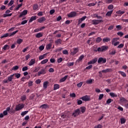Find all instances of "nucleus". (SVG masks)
Masks as SVG:
<instances>
[{"label": "nucleus", "mask_w": 128, "mask_h": 128, "mask_svg": "<svg viewBox=\"0 0 128 128\" xmlns=\"http://www.w3.org/2000/svg\"><path fill=\"white\" fill-rule=\"evenodd\" d=\"M107 50H108V46H102L101 47L98 48L97 50H94V52H106Z\"/></svg>", "instance_id": "f257e3e1"}, {"label": "nucleus", "mask_w": 128, "mask_h": 128, "mask_svg": "<svg viewBox=\"0 0 128 128\" xmlns=\"http://www.w3.org/2000/svg\"><path fill=\"white\" fill-rule=\"evenodd\" d=\"M14 74H12L8 77V79H4L3 80V84H8V82H12L14 80Z\"/></svg>", "instance_id": "f03ea898"}, {"label": "nucleus", "mask_w": 128, "mask_h": 128, "mask_svg": "<svg viewBox=\"0 0 128 128\" xmlns=\"http://www.w3.org/2000/svg\"><path fill=\"white\" fill-rule=\"evenodd\" d=\"M24 108V104H18L16 106L15 110L16 112H18V110H22Z\"/></svg>", "instance_id": "7ed1b4c3"}, {"label": "nucleus", "mask_w": 128, "mask_h": 128, "mask_svg": "<svg viewBox=\"0 0 128 128\" xmlns=\"http://www.w3.org/2000/svg\"><path fill=\"white\" fill-rule=\"evenodd\" d=\"M80 114H81L80 110V108H77L76 110H75L73 112L72 116H73L74 118H76V116H80Z\"/></svg>", "instance_id": "20e7f679"}, {"label": "nucleus", "mask_w": 128, "mask_h": 128, "mask_svg": "<svg viewBox=\"0 0 128 128\" xmlns=\"http://www.w3.org/2000/svg\"><path fill=\"white\" fill-rule=\"evenodd\" d=\"M80 98V100H84V102H89V100H90V97L88 95L83 96Z\"/></svg>", "instance_id": "39448f33"}, {"label": "nucleus", "mask_w": 128, "mask_h": 128, "mask_svg": "<svg viewBox=\"0 0 128 128\" xmlns=\"http://www.w3.org/2000/svg\"><path fill=\"white\" fill-rule=\"evenodd\" d=\"M98 64H106V58H100L98 60Z\"/></svg>", "instance_id": "423d86ee"}, {"label": "nucleus", "mask_w": 128, "mask_h": 128, "mask_svg": "<svg viewBox=\"0 0 128 128\" xmlns=\"http://www.w3.org/2000/svg\"><path fill=\"white\" fill-rule=\"evenodd\" d=\"M104 21L102 20H92V24L96 25L100 24V22H102Z\"/></svg>", "instance_id": "0eeeda50"}, {"label": "nucleus", "mask_w": 128, "mask_h": 128, "mask_svg": "<svg viewBox=\"0 0 128 128\" xmlns=\"http://www.w3.org/2000/svg\"><path fill=\"white\" fill-rule=\"evenodd\" d=\"M67 16L68 18H74V16H76V12H72L67 14Z\"/></svg>", "instance_id": "6e6552de"}, {"label": "nucleus", "mask_w": 128, "mask_h": 128, "mask_svg": "<svg viewBox=\"0 0 128 128\" xmlns=\"http://www.w3.org/2000/svg\"><path fill=\"white\" fill-rule=\"evenodd\" d=\"M78 52V48H73V51L71 52L70 54L72 56H74L75 54H76Z\"/></svg>", "instance_id": "1a4fd4ad"}, {"label": "nucleus", "mask_w": 128, "mask_h": 128, "mask_svg": "<svg viewBox=\"0 0 128 128\" xmlns=\"http://www.w3.org/2000/svg\"><path fill=\"white\" fill-rule=\"evenodd\" d=\"M46 71L44 69H42L38 72V76H40L41 74H46Z\"/></svg>", "instance_id": "9d476101"}, {"label": "nucleus", "mask_w": 128, "mask_h": 128, "mask_svg": "<svg viewBox=\"0 0 128 128\" xmlns=\"http://www.w3.org/2000/svg\"><path fill=\"white\" fill-rule=\"evenodd\" d=\"M98 62V58H94V59H92V60L88 62V64H96Z\"/></svg>", "instance_id": "9b49d317"}, {"label": "nucleus", "mask_w": 128, "mask_h": 128, "mask_svg": "<svg viewBox=\"0 0 128 128\" xmlns=\"http://www.w3.org/2000/svg\"><path fill=\"white\" fill-rule=\"evenodd\" d=\"M36 64V59H32L28 62V64L30 66H34Z\"/></svg>", "instance_id": "f8f14e48"}, {"label": "nucleus", "mask_w": 128, "mask_h": 128, "mask_svg": "<svg viewBox=\"0 0 128 128\" xmlns=\"http://www.w3.org/2000/svg\"><path fill=\"white\" fill-rule=\"evenodd\" d=\"M28 14V10H24L19 16V18H22L24 16Z\"/></svg>", "instance_id": "ddd939ff"}, {"label": "nucleus", "mask_w": 128, "mask_h": 128, "mask_svg": "<svg viewBox=\"0 0 128 128\" xmlns=\"http://www.w3.org/2000/svg\"><path fill=\"white\" fill-rule=\"evenodd\" d=\"M112 72V68H107V69H106V70H102L101 72L106 74V72Z\"/></svg>", "instance_id": "4468645a"}, {"label": "nucleus", "mask_w": 128, "mask_h": 128, "mask_svg": "<svg viewBox=\"0 0 128 128\" xmlns=\"http://www.w3.org/2000/svg\"><path fill=\"white\" fill-rule=\"evenodd\" d=\"M55 44H56L57 46H58V44H62V39L60 38H58L56 40L54 41Z\"/></svg>", "instance_id": "2eb2a0df"}, {"label": "nucleus", "mask_w": 128, "mask_h": 128, "mask_svg": "<svg viewBox=\"0 0 128 128\" xmlns=\"http://www.w3.org/2000/svg\"><path fill=\"white\" fill-rule=\"evenodd\" d=\"M84 58V55L82 54L76 60V62H82V60Z\"/></svg>", "instance_id": "dca6fc26"}, {"label": "nucleus", "mask_w": 128, "mask_h": 128, "mask_svg": "<svg viewBox=\"0 0 128 128\" xmlns=\"http://www.w3.org/2000/svg\"><path fill=\"white\" fill-rule=\"evenodd\" d=\"M120 101L121 102H124V104H126L128 102V100L124 98V97H121L120 98Z\"/></svg>", "instance_id": "f3484780"}, {"label": "nucleus", "mask_w": 128, "mask_h": 128, "mask_svg": "<svg viewBox=\"0 0 128 128\" xmlns=\"http://www.w3.org/2000/svg\"><path fill=\"white\" fill-rule=\"evenodd\" d=\"M46 20V18L42 16L38 19V22L42 24V22H45Z\"/></svg>", "instance_id": "a211bd4d"}, {"label": "nucleus", "mask_w": 128, "mask_h": 128, "mask_svg": "<svg viewBox=\"0 0 128 128\" xmlns=\"http://www.w3.org/2000/svg\"><path fill=\"white\" fill-rule=\"evenodd\" d=\"M68 76H65L64 78L60 79V82H66V78H68Z\"/></svg>", "instance_id": "6ab92c4d"}, {"label": "nucleus", "mask_w": 128, "mask_h": 128, "mask_svg": "<svg viewBox=\"0 0 128 128\" xmlns=\"http://www.w3.org/2000/svg\"><path fill=\"white\" fill-rule=\"evenodd\" d=\"M36 20V16H32L29 20V22H32L34 20Z\"/></svg>", "instance_id": "aec40b11"}, {"label": "nucleus", "mask_w": 128, "mask_h": 128, "mask_svg": "<svg viewBox=\"0 0 128 128\" xmlns=\"http://www.w3.org/2000/svg\"><path fill=\"white\" fill-rule=\"evenodd\" d=\"M60 84H54V90H58V88H60Z\"/></svg>", "instance_id": "412c9836"}, {"label": "nucleus", "mask_w": 128, "mask_h": 128, "mask_svg": "<svg viewBox=\"0 0 128 128\" xmlns=\"http://www.w3.org/2000/svg\"><path fill=\"white\" fill-rule=\"evenodd\" d=\"M79 109L80 110H81V112H82V114H84V112H86V107L81 106Z\"/></svg>", "instance_id": "4be33fe9"}, {"label": "nucleus", "mask_w": 128, "mask_h": 128, "mask_svg": "<svg viewBox=\"0 0 128 128\" xmlns=\"http://www.w3.org/2000/svg\"><path fill=\"white\" fill-rule=\"evenodd\" d=\"M118 40H120V38H113L112 40V44H114L115 42H118Z\"/></svg>", "instance_id": "5701e85b"}, {"label": "nucleus", "mask_w": 128, "mask_h": 128, "mask_svg": "<svg viewBox=\"0 0 128 128\" xmlns=\"http://www.w3.org/2000/svg\"><path fill=\"white\" fill-rule=\"evenodd\" d=\"M118 74H120L122 76H123L124 78H126V74L122 71H119Z\"/></svg>", "instance_id": "b1692460"}, {"label": "nucleus", "mask_w": 128, "mask_h": 128, "mask_svg": "<svg viewBox=\"0 0 128 128\" xmlns=\"http://www.w3.org/2000/svg\"><path fill=\"white\" fill-rule=\"evenodd\" d=\"M48 82L46 81L44 82L43 84V88H44L46 89L48 88Z\"/></svg>", "instance_id": "393cba45"}, {"label": "nucleus", "mask_w": 128, "mask_h": 128, "mask_svg": "<svg viewBox=\"0 0 128 128\" xmlns=\"http://www.w3.org/2000/svg\"><path fill=\"white\" fill-rule=\"evenodd\" d=\"M94 80H92V79L87 80L86 81V84H92V82H94Z\"/></svg>", "instance_id": "a878e982"}, {"label": "nucleus", "mask_w": 128, "mask_h": 128, "mask_svg": "<svg viewBox=\"0 0 128 128\" xmlns=\"http://www.w3.org/2000/svg\"><path fill=\"white\" fill-rule=\"evenodd\" d=\"M110 40V38H104L102 39L103 42H108Z\"/></svg>", "instance_id": "bb28decb"}, {"label": "nucleus", "mask_w": 128, "mask_h": 128, "mask_svg": "<svg viewBox=\"0 0 128 128\" xmlns=\"http://www.w3.org/2000/svg\"><path fill=\"white\" fill-rule=\"evenodd\" d=\"M116 14H119V16H122V14H124V11H122L120 10L117 11L116 12Z\"/></svg>", "instance_id": "cd10ccee"}, {"label": "nucleus", "mask_w": 128, "mask_h": 128, "mask_svg": "<svg viewBox=\"0 0 128 128\" xmlns=\"http://www.w3.org/2000/svg\"><path fill=\"white\" fill-rule=\"evenodd\" d=\"M36 38H42V33L39 32L36 34Z\"/></svg>", "instance_id": "c85d7f7f"}, {"label": "nucleus", "mask_w": 128, "mask_h": 128, "mask_svg": "<svg viewBox=\"0 0 128 128\" xmlns=\"http://www.w3.org/2000/svg\"><path fill=\"white\" fill-rule=\"evenodd\" d=\"M48 53H46L45 54H44L43 55H41L39 56V60H44V56H47Z\"/></svg>", "instance_id": "c756f323"}, {"label": "nucleus", "mask_w": 128, "mask_h": 128, "mask_svg": "<svg viewBox=\"0 0 128 128\" xmlns=\"http://www.w3.org/2000/svg\"><path fill=\"white\" fill-rule=\"evenodd\" d=\"M2 50H10V46H8V44H6L3 46Z\"/></svg>", "instance_id": "7c9ffc66"}, {"label": "nucleus", "mask_w": 128, "mask_h": 128, "mask_svg": "<svg viewBox=\"0 0 128 128\" xmlns=\"http://www.w3.org/2000/svg\"><path fill=\"white\" fill-rule=\"evenodd\" d=\"M21 6H22V3L20 4H18V6L14 8V10H18L20 9V8Z\"/></svg>", "instance_id": "2f4dec72"}, {"label": "nucleus", "mask_w": 128, "mask_h": 128, "mask_svg": "<svg viewBox=\"0 0 128 128\" xmlns=\"http://www.w3.org/2000/svg\"><path fill=\"white\" fill-rule=\"evenodd\" d=\"M110 94L112 98H118V95L114 92H110Z\"/></svg>", "instance_id": "473e14b6"}, {"label": "nucleus", "mask_w": 128, "mask_h": 128, "mask_svg": "<svg viewBox=\"0 0 128 128\" xmlns=\"http://www.w3.org/2000/svg\"><path fill=\"white\" fill-rule=\"evenodd\" d=\"M52 44H49L46 45V50H50V48H52Z\"/></svg>", "instance_id": "72a5a7b5"}, {"label": "nucleus", "mask_w": 128, "mask_h": 128, "mask_svg": "<svg viewBox=\"0 0 128 128\" xmlns=\"http://www.w3.org/2000/svg\"><path fill=\"white\" fill-rule=\"evenodd\" d=\"M112 12L113 10H111V11H108V12H107V13L106 14V16H111L112 14Z\"/></svg>", "instance_id": "f704fd0d"}, {"label": "nucleus", "mask_w": 128, "mask_h": 128, "mask_svg": "<svg viewBox=\"0 0 128 128\" xmlns=\"http://www.w3.org/2000/svg\"><path fill=\"white\" fill-rule=\"evenodd\" d=\"M38 8V4H34L33 6L34 10H36Z\"/></svg>", "instance_id": "c9c22d12"}, {"label": "nucleus", "mask_w": 128, "mask_h": 128, "mask_svg": "<svg viewBox=\"0 0 128 128\" xmlns=\"http://www.w3.org/2000/svg\"><path fill=\"white\" fill-rule=\"evenodd\" d=\"M102 39L100 37H98L96 38V42L97 44H100V42L101 40H102Z\"/></svg>", "instance_id": "e433bc0d"}, {"label": "nucleus", "mask_w": 128, "mask_h": 128, "mask_svg": "<svg viewBox=\"0 0 128 128\" xmlns=\"http://www.w3.org/2000/svg\"><path fill=\"white\" fill-rule=\"evenodd\" d=\"M48 108V104H42L40 106V108Z\"/></svg>", "instance_id": "4c0bfd02"}, {"label": "nucleus", "mask_w": 128, "mask_h": 128, "mask_svg": "<svg viewBox=\"0 0 128 128\" xmlns=\"http://www.w3.org/2000/svg\"><path fill=\"white\" fill-rule=\"evenodd\" d=\"M126 120L124 118H120V124H126Z\"/></svg>", "instance_id": "58836bf2"}, {"label": "nucleus", "mask_w": 128, "mask_h": 128, "mask_svg": "<svg viewBox=\"0 0 128 128\" xmlns=\"http://www.w3.org/2000/svg\"><path fill=\"white\" fill-rule=\"evenodd\" d=\"M23 40L22 39H18L16 40V44H22V42Z\"/></svg>", "instance_id": "ea45409f"}, {"label": "nucleus", "mask_w": 128, "mask_h": 128, "mask_svg": "<svg viewBox=\"0 0 128 128\" xmlns=\"http://www.w3.org/2000/svg\"><path fill=\"white\" fill-rule=\"evenodd\" d=\"M48 62V59H44L41 62V64H46Z\"/></svg>", "instance_id": "a19ab883"}, {"label": "nucleus", "mask_w": 128, "mask_h": 128, "mask_svg": "<svg viewBox=\"0 0 128 128\" xmlns=\"http://www.w3.org/2000/svg\"><path fill=\"white\" fill-rule=\"evenodd\" d=\"M112 102H114V100L112 98H109L106 100V104H110Z\"/></svg>", "instance_id": "79ce46f5"}, {"label": "nucleus", "mask_w": 128, "mask_h": 128, "mask_svg": "<svg viewBox=\"0 0 128 128\" xmlns=\"http://www.w3.org/2000/svg\"><path fill=\"white\" fill-rule=\"evenodd\" d=\"M74 62H68V63L67 64V66H68V68H70V66H74Z\"/></svg>", "instance_id": "37998d69"}, {"label": "nucleus", "mask_w": 128, "mask_h": 128, "mask_svg": "<svg viewBox=\"0 0 128 128\" xmlns=\"http://www.w3.org/2000/svg\"><path fill=\"white\" fill-rule=\"evenodd\" d=\"M116 54V50H114L112 51L109 54H110V56H114V54Z\"/></svg>", "instance_id": "c03bdc74"}, {"label": "nucleus", "mask_w": 128, "mask_h": 128, "mask_svg": "<svg viewBox=\"0 0 128 128\" xmlns=\"http://www.w3.org/2000/svg\"><path fill=\"white\" fill-rule=\"evenodd\" d=\"M14 74V76H16V78H20V74H18V73H16L13 74Z\"/></svg>", "instance_id": "a18cd8bd"}, {"label": "nucleus", "mask_w": 128, "mask_h": 128, "mask_svg": "<svg viewBox=\"0 0 128 128\" xmlns=\"http://www.w3.org/2000/svg\"><path fill=\"white\" fill-rule=\"evenodd\" d=\"M10 34L8 33H6L4 34V36H0V38H8Z\"/></svg>", "instance_id": "49530a36"}, {"label": "nucleus", "mask_w": 128, "mask_h": 128, "mask_svg": "<svg viewBox=\"0 0 128 128\" xmlns=\"http://www.w3.org/2000/svg\"><path fill=\"white\" fill-rule=\"evenodd\" d=\"M28 111H24V112H22L21 113V116H26V114H28Z\"/></svg>", "instance_id": "de8ad7c7"}, {"label": "nucleus", "mask_w": 128, "mask_h": 128, "mask_svg": "<svg viewBox=\"0 0 128 128\" xmlns=\"http://www.w3.org/2000/svg\"><path fill=\"white\" fill-rule=\"evenodd\" d=\"M28 70V66H25L22 68V71L26 72V71Z\"/></svg>", "instance_id": "09e8293b"}, {"label": "nucleus", "mask_w": 128, "mask_h": 128, "mask_svg": "<svg viewBox=\"0 0 128 128\" xmlns=\"http://www.w3.org/2000/svg\"><path fill=\"white\" fill-rule=\"evenodd\" d=\"M14 1L11 0L10 2L8 4V6H12V5L14 4Z\"/></svg>", "instance_id": "8fccbe9b"}, {"label": "nucleus", "mask_w": 128, "mask_h": 128, "mask_svg": "<svg viewBox=\"0 0 128 128\" xmlns=\"http://www.w3.org/2000/svg\"><path fill=\"white\" fill-rule=\"evenodd\" d=\"M103 98H104V94H100L98 96L99 100H102Z\"/></svg>", "instance_id": "3c124183"}, {"label": "nucleus", "mask_w": 128, "mask_h": 128, "mask_svg": "<svg viewBox=\"0 0 128 128\" xmlns=\"http://www.w3.org/2000/svg\"><path fill=\"white\" fill-rule=\"evenodd\" d=\"M17 32H18V30H17L11 33V34L10 35V36H14V34H16Z\"/></svg>", "instance_id": "603ef678"}, {"label": "nucleus", "mask_w": 128, "mask_h": 128, "mask_svg": "<svg viewBox=\"0 0 128 128\" xmlns=\"http://www.w3.org/2000/svg\"><path fill=\"white\" fill-rule=\"evenodd\" d=\"M56 12V10H54V9H52L50 11V14H54V12Z\"/></svg>", "instance_id": "864d4df0"}, {"label": "nucleus", "mask_w": 128, "mask_h": 128, "mask_svg": "<svg viewBox=\"0 0 128 128\" xmlns=\"http://www.w3.org/2000/svg\"><path fill=\"white\" fill-rule=\"evenodd\" d=\"M94 128H102V125L98 124L97 126H96Z\"/></svg>", "instance_id": "5fc2aeb1"}, {"label": "nucleus", "mask_w": 128, "mask_h": 128, "mask_svg": "<svg viewBox=\"0 0 128 128\" xmlns=\"http://www.w3.org/2000/svg\"><path fill=\"white\" fill-rule=\"evenodd\" d=\"M124 44H121L118 45V48H124Z\"/></svg>", "instance_id": "6e6d98bb"}, {"label": "nucleus", "mask_w": 128, "mask_h": 128, "mask_svg": "<svg viewBox=\"0 0 128 128\" xmlns=\"http://www.w3.org/2000/svg\"><path fill=\"white\" fill-rule=\"evenodd\" d=\"M92 65H90L86 68L85 70H92Z\"/></svg>", "instance_id": "4d7b16f0"}, {"label": "nucleus", "mask_w": 128, "mask_h": 128, "mask_svg": "<svg viewBox=\"0 0 128 128\" xmlns=\"http://www.w3.org/2000/svg\"><path fill=\"white\" fill-rule=\"evenodd\" d=\"M39 50H40V52H42V50H44V46H41L39 47Z\"/></svg>", "instance_id": "13d9d810"}, {"label": "nucleus", "mask_w": 128, "mask_h": 128, "mask_svg": "<svg viewBox=\"0 0 128 128\" xmlns=\"http://www.w3.org/2000/svg\"><path fill=\"white\" fill-rule=\"evenodd\" d=\"M118 110H120V112H124V108H122V107L120 106H118L117 108Z\"/></svg>", "instance_id": "bf43d9fd"}, {"label": "nucleus", "mask_w": 128, "mask_h": 128, "mask_svg": "<svg viewBox=\"0 0 128 128\" xmlns=\"http://www.w3.org/2000/svg\"><path fill=\"white\" fill-rule=\"evenodd\" d=\"M114 8V5L110 4L108 6V10H112Z\"/></svg>", "instance_id": "052dcab7"}, {"label": "nucleus", "mask_w": 128, "mask_h": 128, "mask_svg": "<svg viewBox=\"0 0 128 128\" xmlns=\"http://www.w3.org/2000/svg\"><path fill=\"white\" fill-rule=\"evenodd\" d=\"M78 88H82V82H80V83L76 84Z\"/></svg>", "instance_id": "680f3d73"}, {"label": "nucleus", "mask_w": 128, "mask_h": 128, "mask_svg": "<svg viewBox=\"0 0 128 128\" xmlns=\"http://www.w3.org/2000/svg\"><path fill=\"white\" fill-rule=\"evenodd\" d=\"M28 22V20H24L21 22V24L24 25L26 24Z\"/></svg>", "instance_id": "e2e57ef3"}, {"label": "nucleus", "mask_w": 128, "mask_h": 128, "mask_svg": "<svg viewBox=\"0 0 128 128\" xmlns=\"http://www.w3.org/2000/svg\"><path fill=\"white\" fill-rule=\"evenodd\" d=\"M18 66H14L12 68L13 70H18Z\"/></svg>", "instance_id": "0e129e2a"}, {"label": "nucleus", "mask_w": 128, "mask_h": 128, "mask_svg": "<svg viewBox=\"0 0 128 128\" xmlns=\"http://www.w3.org/2000/svg\"><path fill=\"white\" fill-rule=\"evenodd\" d=\"M117 34L120 36H124V33L122 32H118Z\"/></svg>", "instance_id": "69168bd1"}, {"label": "nucleus", "mask_w": 128, "mask_h": 128, "mask_svg": "<svg viewBox=\"0 0 128 128\" xmlns=\"http://www.w3.org/2000/svg\"><path fill=\"white\" fill-rule=\"evenodd\" d=\"M62 54H68V52L66 50H64L62 51Z\"/></svg>", "instance_id": "338daca9"}, {"label": "nucleus", "mask_w": 128, "mask_h": 128, "mask_svg": "<svg viewBox=\"0 0 128 128\" xmlns=\"http://www.w3.org/2000/svg\"><path fill=\"white\" fill-rule=\"evenodd\" d=\"M32 81H29L28 82V86H32Z\"/></svg>", "instance_id": "774afa93"}]
</instances>
